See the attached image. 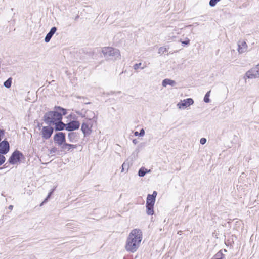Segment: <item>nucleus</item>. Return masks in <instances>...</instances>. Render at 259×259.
<instances>
[{
    "instance_id": "nucleus-1",
    "label": "nucleus",
    "mask_w": 259,
    "mask_h": 259,
    "mask_svg": "<svg viewBox=\"0 0 259 259\" xmlns=\"http://www.w3.org/2000/svg\"><path fill=\"white\" fill-rule=\"evenodd\" d=\"M66 113V109L60 107H55L53 111L46 113L44 120L50 125H55L56 130L61 131L65 127V124L61 121L62 116Z\"/></svg>"
},
{
    "instance_id": "nucleus-2",
    "label": "nucleus",
    "mask_w": 259,
    "mask_h": 259,
    "mask_svg": "<svg viewBox=\"0 0 259 259\" xmlns=\"http://www.w3.org/2000/svg\"><path fill=\"white\" fill-rule=\"evenodd\" d=\"M143 239L141 230L134 229L131 230L126 240L125 249L131 253L136 252L141 245Z\"/></svg>"
},
{
    "instance_id": "nucleus-3",
    "label": "nucleus",
    "mask_w": 259,
    "mask_h": 259,
    "mask_svg": "<svg viewBox=\"0 0 259 259\" xmlns=\"http://www.w3.org/2000/svg\"><path fill=\"white\" fill-rule=\"evenodd\" d=\"M92 115L90 118H86L83 120L81 127V130L84 134V136L89 135L92 132V127L93 126L94 122H96V120L95 119V115L93 112H90Z\"/></svg>"
},
{
    "instance_id": "nucleus-4",
    "label": "nucleus",
    "mask_w": 259,
    "mask_h": 259,
    "mask_svg": "<svg viewBox=\"0 0 259 259\" xmlns=\"http://www.w3.org/2000/svg\"><path fill=\"white\" fill-rule=\"evenodd\" d=\"M101 52L105 57H111L114 60L119 59L121 58L119 50L112 47H103L102 48Z\"/></svg>"
},
{
    "instance_id": "nucleus-5",
    "label": "nucleus",
    "mask_w": 259,
    "mask_h": 259,
    "mask_svg": "<svg viewBox=\"0 0 259 259\" xmlns=\"http://www.w3.org/2000/svg\"><path fill=\"white\" fill-rule=\"evenodd\" d=\"M259 77V64L247 71L245 75L244 78L253 79Z\"/></svg>"
},
{
    "instance_id": "nucleus-6",
    "label": "nucleus",
    "mask_w": 259,
    "mask_h": 259,
    "mask_svg": "<svg viewBox=\"0 0 259 259\" xmlns=\"http://www.w3.org/2000/svg\"><path fill=\"white\" fill-rule=\"evenodd\" d=\"M50 125L42 126L40 128V134L45 139H48L52 135L54 128Z\"/></svg>"
},
{
    "instance_id": "nucleus-7",
    "label": "nucleus",
    "mask_w": 259,
    "mask_h": 259,
    "mask_svg": "<svg viewBox=\"0 0 259 259\" xmlns=\"http://www.w3.org/2000/svg\"><path fill=\"white\" fill-rule=\"evenodd\" d=\"M194 104V100L192 98H187L184 100H181L179 103H177V107L180 109H185L190 105Z\"/></svg>"
},
{
    "instance_id": "nucleus-8",
    "label": "nucleus",
    "mask_w": 259,
    "mask_h": 259,
    "mask_svg": "<svg viewBox=\"0 0 259 259\" xmlns=\"http://www.w3.org/2000/svg\"><path fill=\"white\" fill-rule=\"evenodd\" d=\"M22 154L19 151H15L9 159V162L12 164H17L21 160Z\"/></svg>"
},
{
    "instance_id": "nucleus-9",
    "label": "nucleus",
    "mask_w": 259,
    "mask_h": 259,
    "mask_svg": "<svg viewBox=\"0 0 259 259\" xmlns=\"http://www.w3.org/2000/svg\"><path fill=\"white\" fill-rule=\"evenodd\" d=\"M54 140L55 144L61 146L66 141L65 134L62 132L57 133L54 136Z\"/></svg>"
},
{
    "instance_id": "nucleus-10",
    "label": "nucleus",
    "mask_w": 259,
    "mask_h": 259,
    "mask_svg": "<svg viewBox=\"0 0 259 259\" xmlns=\"http://www.w3.org/2000/svg\"><path fill=\"white\" fill-rule=\"evenodd\" d=\"M80 123L78 121H72L67 124H65V127L68 131H72L79 128Z\"/></svg>"
},
{
    "instance_id": "nucleus-11",
    "label": "nucleus",
    "mask_w": 259,
    "mask_h": 259,
    "mask_svg": "<svg viewBox=\"0 0 259 259\" xmlns=\"http://www.w3.org/2000/svg\"><path fill=\"white\" fill-rule=\"evenodd\" d=\"M157 194V192L154 191L152 195H148L146 201V206H154Z\"/></svg>"
},
{
    "instance_id": "nucleus-12",
    "label": "nucleus",
    "mask_w": 259,
    "mask_h": 259,
    "mask_svg": "<svg viewBox=\"0 0 259 259\" xmlns=\"http://www.w3.org/2000/svg\"><path fill=\"white\" fill-rule=\"evenodd\" d=\"M248 46L244 40L239 41L238 44V52L239 54L243 53L247 51Z\"/></svg>"
},
{
    "instance_id": "nucleus-13",
    "label": "nucleus",
    "mask_w": 259,
    "mask_h": 259,
    "mask_svg": "<svg viewBox=\"0 0 259 259\" xmlns=\"http://www.w3.org/2000/svg\"><path fill=\"white\" fill-rule=\"evenodd\" d=\"M9 150V144L7 141H3L0 143V153L6 154Z\"/></svg>"
},
{
    "instance_id": "nucleus-14",
    "label": "nucleus",
    "mask_w": 259,
    "mask_h": 259,
    "mask_svg": "<svg viewBox=\"0 0 259 259\" xmlns=\"http://www.w3.org/2000/svg\"><path fill=\"white\" fill-rule=\"evenodd\" d=\"M177 84L176 82L172 79H165L162 82V85L163 87H166L167 85L174 87Z\"/></svg>"
},
{
    "instance_id": "nucleus-15",
    "label": "nucleus",
    "mask_w": 259,
    "mask_h": 259,
    "mask_svg": "<svg viewBox=\"0 0 259 259\" xmlns=\"http://www.w3.org/2000/svg\"><path fill=\"white\" fill-rule=\"evenodd\" d=\"M57 30V28L55 27H53L51 28L50 32L47 34L46 37L45 38V41L46 42H48L50 41L51 37L54 34Z\"/></svg>"
},
{
    "instance_id": "nucleus-16",
    "label": "nucleus",
    "mask_w": 259,
    "mask_h": 259,
    "mask_svg": "<svg viewBox=\"0 0 259 259\" xmlns=\"http://www.w3.org/2000/svg\"><path fill=\"white\" fill-rule=\"evenodd\" d=\"M61 149L62 150L69 151L71 148L75 149L76 148V145L66 143L65 142L61 145Z\"/></svg>"
},
{
    "instance_id": "nucleus-17",
    "label": "nucleus",
    "mask_w": 259,
    "mask_h": 259,
    "mask_svg": "<svg viewBox=\"0 0 259 259\" xmlns=\"http://www.w3.org/2000/svg\"><path fill=\"white\" fill-rule=\"evenodd\" d=\"M147 170V169H145L144 167H142L140 168L138 171V175L140 177H144L146 173Z\"/></svg>"
},
{
    "instance_id": "nucleus-18",
    "label": "nucleus",
    "mask_w": 259,
    "mask_h": 259,
    "mask_svg": "<svg viewBox=\"0 0 259 259\" xmlns=\"http://www.w3.org/2000/svg\"><path fill=\"white\" fill-rule=\"evenodd\" d=\"M147 213L148 215H152L153 214V206H146Z\"/></svg>"
},
{
    "instance_id": "nucleus-19",
    "label": "nucleus",
    "mask_w": 259,
    "mask_h": 259,
    "mask_svg": "<svg viewBox=\"0 0 259 259\" xmlns=\"http://www.w3.org/2000/svg\"><path fill=\"white\" fill-rule=\"evenodd\" d=\"M210 91H209L205 95V97L204 98V101L206 103H209L210 102V99L209 97L210 96Z\"/></svg>"
},
{
    "instance_id": "nucleus-20",
    "label": "nucleus",
    "mask_w": 259,
    "mask_h": 259,
    "mask_svg": "<svg viewBox=\"0 0 259 259\" xmlns=\"http://www.w3.org/2000/svg\"><path fill=\"white\" fill-rule=\"evenodd\" d=\"M11 80L9 79L4 82V86L7 88H9L11 85Z\"/></svg>"
},
{
    "instance_id": "nucleus-21",
    "label": "nucleus",
    "mask_w": 259,
    "mask_h": 259,
    "mask_svg": "<svg viewBox=\"0 0 259 259\" xmlns=\"http://www.w3.org/2000/svg\"><path fill=\"white\" fill-rule=\"evenodd\" d=\"M220 1V0H210L209 2V5L211 7H214L215 6L217 3Z\"/></svg>"
},
{
    "instance_id": "nucleus-22",
    "label": "nucleus",
    "mask_w": 259,
    "mask_h": 259,
    "mask_svg": "<svg viewBox=\"0 0 259 259\" xmlns=\"http://www.w3.org/2000/svg\"><path fill=\"white\" fill-rule=\"evenodd\" d=\"M5 161V157L4 156L0 154V165L4 163Z\"/></svg>"
},
{
    "instance_id": "nucleus-23",
    "label": "nucleus",
    "mask_w": 259,
    "mask_h": 259,
    "mask_svg": "<svg viewBox=\"0 0 259 259\" xmlns=\"http://www.w3.org/2000/svg\"><path fill=\"white\" fill-rule=\"evenodd\" d=\"M207 142V140L205 138H202L200 140V143L202 145L205 144Z\"/></svg>"
},
{
    "instance_id": "nucleus-24",
    "label": "nucleus",
    "mask_w": 259,
    "mask_h": 259,
    "mask_svg": "<svg viewBox=\"0 0 259 259\" xmlns=\"http://www.w3.org/2000/svg\"><path fill=\"white\" fill-rule=\"evenodd\" d=\"M141 63H139L135 64L134 65V69H135V70L138 69L139 68V67L141 66Z\"/></svg>"
},
{
    "instance_id": "nucleus-25",
    "label": "nucleus",
    "mask_w": 259,
    "mask_h": 259,
    "mask_svg": "<svg viewBox=\"0 0 259 259\" xmlns=\"http://www.w3.org/2000/svg\"><path fill=\"white\" fill-rule=\"evenodd\" d=\"M144 135H145V131L143 128H142L140 130V132L139 133V136L141 137H143Z\"/></svg>"
},
{
    "instance_id": "nucleus-26",
    "label": "nucleus",
    "mask_w": 259,
    "mask_h": 259,
    "mask_svg": "<svg viewBox=\"0 0 259 259\" xmlns=\"http://www.w3.org/2000/svg\"><path fill=\"white\" fill-rule=\"evenodd\" d=\"M190 40L187 38L186 40L182 41V44L188 45L189 44Z\"/></svg>"
},
{
    "instance_id": "nucleus-27",
    "label": "nucleus",
    "mask_w": 259,
    "mask_h": 259,
    "mask_svg": "<svg viewBox=\"0 0 259 259\" xmlns=\"http://www.w3.org/2000/svg\"><path fill=\"white\" fill-rule=\"evenodd\" d=\"M165 49L164 48H163V47L160 48L159 49V53H160L161 52H163Z\"/></svg>"
},
{
    "instance_id": "nucleus-28",
    "label": "nucleus",
    "mask_w": 259,
    "mask_h": 259,
    "mask_svg": "<svg viewBox=\"0 0 259 259\" xmlns=\"http://www.w3.org/2000/svg\"><path fill=\"white\" fill-rule=\"evenodd\" d=\"M134 135H135V136H139V133H138V132H137V131H136V132H135L134 133Z\"/></svg>"
},
{
    "instance_id": "nucleus-29",
    "label": "nucleus",
    "mask_w": 259,
    "mask_h": 259,
    "mask_svg": "<svg viewBox=\"0 0 259 259\" xmlns=\"http://www.w3.org/2000/svg\"><path fill=\"white\" fill-rule=\"evenodd\" d=\"M125 163H123V164L122 165V172H123V170H124V166H125Z\"/></svg>"
},
{
    "instance_id": "nucleus-30",
    "label": "nucleus",
    "mask_w": 259,
    "mask_h": 259,
    "mask_svg": "<svg viewBox=\"0 0 259 259\" xmlns=\"http://www.w3.org/2000/svg\"><path fill=\"white\" fill-rule=\"evenodd\" d=\"M51 194H52V192H50V193H49V194H48V196H47V198H50V197L51 196Z\"/></svg>"
},
{
    "instance_id": "nucleus-31",
    "label": "nucleus",
    "mask_w": 259,
    "mask_h": 259,
    "mask_svg": "<svg viewBox=\"0 0 259 259\" xmlns=\"http://www.w3.org/2000/svg\"><path fill=\"white\" fill-rule=\"evenodd\" d=\"M13 207V206L12 205H10L8 208L10 210H12Z\"/></svg>"
},
{
    "instance_id": "nucleus-32",
    "label": "nucleus",
    "mask_w": 259,
    "mask_h": 259,
    "mask_svg": "<svg viewBox=\"0 0 259 259\" xmlns=\"http://www.w3.org/2000/svg\"><path fill=\"white\" fill-rule=\"evenodd\" d=\"M48 198H46L45 199V200H44V202L41 204L40 206H41V205L43 204V203H44V202H45L46 201H47V200H48Z\"/></svg>"
},
{
    "instance_id": "nucleus-33",
    "label": "nucleus",
    "mask_w": 259,
    "mask_h": 259,
    "mask_svg": "<svg viewBox=\"0 0 259 259\" xmlns=\"http://www.w3.org/2000/svg\"><path fill=\"white\" fill-rule=\"evenodd\" d=\"M146 173L147 172H150V169L149 170H147H147H146Z\"/></svg>"
},
{
    "instance_id": "nucleus-34",
    "label": "nucleus",
    "mask_w": 259,
    "mask_h": 259,
    "mask_svg": "<svg viewBox=\"0 0 259 259\" xmlns=\"http://www.w3.org/2000/svg\"><path fill=\"white\" fill-rule=\"evenodd\" d=\"M133 142L134 143L136 144V140H134L133 141Z\"/></svg>"
},
{
    "instance_id": "nucleus-35",
    "label": "nucleus",
    "mask_w": 259,
    "mask_h": 259,
    "mask_svg": "<svg viewBox=\"0 0 259 259\" xmlns=\"http://www.w3.org/2000/svg\"><path fill=\"white\" fill-rule=\"evenodd\" d=\"M71 134H69L68 136L70 137Z\"/></svg>"
}]
</instances>
